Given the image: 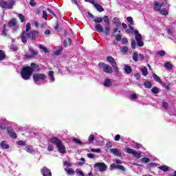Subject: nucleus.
<instances>
[{"label":"nucleus","mask_w":176,"mask_h":176,"mask_svg":"<svg viewBox=\"0 0 176 176\" xmlns=\"http://www.w3.org/2000/svg\"><path fill=\"white\" fill-rule=\"evenodd\" d=\"M38 36H39V32L36 30H32L29 33L23 31L21 34V41L23 42V43H27L28 38L32 39V41H34V39H36Z\"/></svg>","instance_id":"obj_1"},{"label":"nucleus","mask_w":176,"mask_h":176,"mask_svg":"<svg viewBox=\"0 0 176 176\" xmlns=\"http://www.w3.org/2000/svg\"><path fill=\"white\" fill-rule=\"evenodd\" d=\"M49 142L56 145L59 153H65V146L63 144V142L57 138H51Z\"/></svg>","instance_id":"obj_2"},{"label":"nucleus","mask_w":176,"mask_h":176,"mask_svg":"<svg viewBox=\"0 0 176 176\" xmlns=\"http://www.w3.org/2000/svg\"><path fill=\"white\" fill-rule=\"evenodd\" d=\"M21 77L24 79V80H28L30 78H31V75H32V69L31 67L28 66L25 67L22 69L21 73Z\"/></svg>","instance_id":"obj_3"},{"label":"nucleus","mask_w":176,"mask_h":176,"mask_svg":"<svg viewBox=\"0 0 176 176\" xmlns=\"http://www.w3.org/2000/svg\"><path fill=\"white\" fill-rule=\"evenodd\" d=\"M125 152H126V153H129L130 155H133V156H134V157L136 159H141V157H142L141 153H138L135 151V150L130 148L129 147L125 148Z\"/></svg>","instance_id":"obj_4"},{"label":"nucleus","mask_w":176,"mask_h":176,"mask_svg":"<svg viewBox=\"0 0 176 176\" xmlns=\"http://www.w3.org/2000/svg\"><path fill=\"white\" fill-rule=\"evenodd\" d=\"M98 65L100 68H102V70L106 74H112L113 72V69H112V67L109 65L105 64L104 63H99Z\"/></svg>","instance_id":"obj_5"},{"label":"nucleus","mask_w":176,"mask_h":176,"mask_svg":"<svg viewBox=\"0 0 176 176\" xmlns=\"http://www.w3.org/2000/svg\"><path fill=\"white\" fill-rule=\"evenodd\" d=\"M33 79L36 83L38 82H43L46 79V74H34L33 75Z\"/></svg>","instance_id":"obj_6"},{"label":"nucleus","mask_w":176,"mask_h":176,"mask_svg":"<svg viewBox=\"0 0 176 176\" xmlns=\"http://www.w3.org/2000/svg\"><path fill=\"white\" fill-rule=\"evenodd\" d=\"M94 167V168H98L99 171H100L101 173L107 171V170L108 169V166H107V164H105L104 163L102 162H98L95 164Z\"/></svg>","instance_id":"obj_7"},{"label":"nucleus","mask_w":176,"mask_h":176,"mask_svg":"<svg viewBox=\"0 0 176 176\" xmlns=\"http://www.w3.org/2000/svg\"><path fill=\"white\" fill-rule=\"evenodd\" d=\"M135 39L137 41L138 46L142 47L144 46V41H142V36L138 32V30H135Z\"/></svg>","instance_id":"obj_8"},{"label":"nucleus","mask_w":176,"mask_h":176,"mask_svg":"<svg viewBox=\"0 0 176 176\" xmlns=\"http://www.w3.org/2000/svg\"><path fill=\"white\" fill-rule=\"evenodd\" d=\"M132 58L133 61L138 62V61H142L144 58H145V56L142 54H139L138 52H134L132 56Z\"/></svg>","instance_id":"obj_9"},{"label":"nucleus","mask_w":176,"mask_h":176,"mask_svg":"<svg viewBox=\"0 0 176 176\" xmlns=\"http://www.w3.org/2000/svg\"><path fill=\"white\" fill-rule=\"evenodd\" d=\"M163 6H167V2L164 1V3H159L155 1L154 3V10L155 12H160V10L163 8Z\"/></svg>","instance_id":"obj_10"},{"label":"nucleus","mask_w":176,"mask_h":176,"mask_svg":"<svg viewBox=\"0 0 176 176\" xmlns=\"http://www.w3.org/2000/svg\"><path fill=\"white\" fill-rule=\"evenodd\" d=\"M8 25L10 27H13V31H16L19 29V26L17 25V21L16 19H13L11 20L9 23Z\"/></svg>","instance_id":"obj_11"},{"label":"nucleus","mask_w":176,"mask_h":176,"mask_svg":"<svg viewBox=\"0 0 176 176\" xmlns=\"http://www.w3.org/2000/svg\"><path fill=\"white\" fill-rule=\"evenodd\" d=\"M0 8H3V9H12V5H9V3L0 0Z\"/></svg>","instance_id":"obj_12"},{"label":"nucleus","mask_w":176,"mask_h":176,"mask_svg":"<svg viewBox=\"0 0 176 176\" xmlns=\"http://www.w3.org/2000/svg\"><path fill=\"white\" fill-rule=\"evenodd\" d=\"M160 14H162L163 16H167L168 14V5L166 4V6H164L160 10Z\"/></svg>","instance_id":"obj_13"},{"label":"nucleus","mask_w":176,"mask_h":176,"mask_svg":"<svg viewBox=\"0 0 176 176\" xmlns=\"http://www.w3.org/2000/svg\"><path fill=\"white\" fill-rule=\"evenodd\" d=\"M41 173L43 176H52V171L47 167H43L41 169Z\"/></svg>","instance_id":"obj_14"},{"label":"nucleus","mask_w":176,"mask_h":176,"mask_svg":"<svg viewBox=\"0 0 176 176\" xmlns=\"http://www.w3.org/2000/svg\"><path fill=\"white\" fill-rule=\"evenodd\" d=\"M113 83V80L112 79L106 78L103 82V85L104 86V87H111Z\"/></svg>","instance_id":"obj_15"},{"label":"nucleus","mask_w":176,"mask_h":176,"mask_svg":"<svg viewBox=\"0 0 176 176\" xmlns=\"http://www.w3.org/2000/svg\"><path fill=\"white\" fill-rule=\"evenodd\" d=\"M110 152L114 156H118V157L122 156V152H120L118 148H111L110 149Z\"/></svg>","instance_id":"obj_16"},{"label":"nucleus","mask_w":176,"mask_h":176,"mask_svg":"<svg viewBox=\"0 0 176 176\" xmlns=\"http://www.w3.org/2000/svg\"><path fill=\"white\" fill-rule=\"evenodd\" d=\"M112 23H113L116 27H120L122 25V22H120V20H119L118 17L113 18Z\"/></svg>","instance_id":"obj_17"},{"label":"nucleus","mask_w":176,"mask_h":176,"mask_svg":"<svg viewBox=\"0 0 176 176\" xmlns=\"http://www.w3.org/2000/svg\"><path fill=\"white\" fill-rule=\"evenodd\" d=\"M30 68L32 69V73L35 72L36 71H39V66L35 63H32Z\"/></svg>","instance_id":"obj_18"},{"label":"nucleus","mask_w":176,"mask_h":176,"mask_svg":"<svg viewBox=\"0 0 176 176\" xmlns=\"http://www.w3.org/2000/svg\"><path fill=\"white\" fill-rule=\"evenodd\" d=\"M25 150L26 151V152H28V153H35V150H34V147H32V146H27L25 148Z\"/></svg>","instance_id":"obj_19"},{"label":"nucleus","mask_w":176,"mask_h":176,"mask_svg":"<svg viewBox=\"0 0 176 176\" xmlns=\"http://www.w3.org/2000/svg\"><path fill=\"white\" fill-rule=\"evenodd\" d=\"M48 76H49V79H50V80H51V82H54L56 80L54 79V72L49 71L48 72Z\"/></svg>","instance_id":"obj_20"},{"label":"nucleus","mask_w":176,"mask_h":176,"mask_svg":"<svg viewBox=\"0 0 176 176\" xmlns=\"http://www.w3.org/2000/svg\"><path fill=\"white\" fill-rule=\"evenodd\" d=\"M107 60L108 63H109L111 64V67L113 65L116 64V61H115V58H113V57H112V56H108L107 58Z\"/></svg>","instance_id":"obj_21"},{"label":"nucleus","mask_w":176,"mask_h":176,"mask_svg":"<svg viewBox=\"0 0 176 176\" xmlns=\"http://www.w3.org/2000/svg\"><path fill=\"white\" fill-rule=\"evenodd\" d=\"M65 171H66V173H67L68 175H75V170H74L72 168H65Z\"/></svg>","instance_id":"obj_22"},{"label":"nucleus","mask_w":176,"mask_h":176,"mask_svg":"<svg viewBox=\"0 0 176 176\" xmlns=\"http://www.w3.org/2000/svg\"><path fill=\"white\" fill-rule=\"evenodd\" d=\"M0 145L3 149H9V144L6 141L1 142Z\"/></svg>","instance_id":"obj_23"},{"label":"nucleus","mask_w":176,"mask_h":176,"mask_svg":"<svg viewBox=\"0 0 176 176\" xmlns=\"http://www.w3.org/2000/svg\"><path fill=\"white\" fill-rule=\"evenodd\" d=\"M124 70L125 71L126 74H131L132 72L131 67L127 65H124Z\"/></svg>","instance_id":"obj_24"},{"label":"nucleus","mask_w":176,"mask_h":176,"mask_svg":"<svg viewBox=\"0 0 176 176\" xmlns=\"http://www.w3.org/2000/svg\"><path fill=\"white\" fill-rule=\"evenodd\" d=\"M96 30L98 31V32H104V27L101 25V24H98L95 26Z\"/></svg>","instance_id":"obj_25"},{"label":"nucleus","mask_w":176,"mask_h":176,"mask_svg":"<svg viewBox=\"0 0 176 176\" xmlns=\"http://www.w3.org/2000/svg\"><path fill=\"white\" fill-rule=\"evenodd\" d=\"M94 8H96V9H97L98 12H104V8H102V6L96 3H94Z\"/></svg>","instance_id":"obj_26"},{"label":"nucleus","mask_w":176,"mask_h":176,"mask_svg":"<svg viewBox=\"0 0 176 176\" xmlns=\"http://www.w3.org/2000/svg\"><path fill=\"white\" fill-rule=\"evenodd\" d=\"M94 140H96V136L93 134L90 135L88 139V144H93V141H94Z\"/></svg>","instance_id":"obj_27"},{"label":"nucleus","mask_w":176,"mask_h":176,"mask_svg":"<svg viewBox=\"0 0 176 176\" xmlns=\"http://www.w3.org/2000/svg\"><path fill=\"white\" fill-rule=\"evenodd\" d=\"M159 168L160 170H162V171H165V172L168 171V170H170V167L166 165L160 166Z\"/></svg>","instance_id":"obj_28"},{"label":"nucleus","mask_w":176,"mask_h":176,"mask_svg":"<svg viewBox=\"0 0 176 176\" xmlns=\"http://www.w3.org/2000/svg\"><path fill=\"white\" fill-rule=\"evenodd\" d=\"M153 78H154V80L155 82H158V83H162V80L160 79V77L155 74H153Z\"/></svg>","instance_id":"obj_29"},{"label":"nucleus","mask_w":176,"mask_h":176,"mask_svg":"<svg viewBox=\"0 0 176 176\" xmlns=\"http://www.w3.org/2000/svg\"><path fill=\"white\" fill-rule=\"evenodd\" d=\"M164 66L165 67V68H166L167 69H173V65H171V63H170V62H166L164 63Z\"/></svg>","instance_id":"obj_30"},{"label":"nucleus","mask_w":176,"mask_h":176,"mask_svg":"<svg viewBox=\"0 0 176 176\" xmlns=\"http://www.w3.org/2000/svg\"><path fill=\"white\" fill-rule=\"evenodd\" d=\"M102 20L104 21L105 24H107V25H109L110 24V21H109V17H108V16H104L102 18Z\"/></svg>","instance_id":"obj_31"},{"label":"nucleus","mask_w":176,"mask_h":176,"mask_svg":"<svg viewBox=\"0 0 176 176\" xmlns=\"http://www.w3.org/2000/svg\"><path fill=\"white\" fill-rule=\"evenodd\" d=\"M6 57V55L5 54V52H3L2 50H0V61L5 60Z\"/></svg>","instance_id":"obj_32"},{"label":"nucleus","mask_w":176,"mask_h":176,"mask_svg":"<svg viewBox=\"0 0 176 176\" xmlns=\"http://www.w3.org/2000/svg\"><path fill=\"white\" fill-rule=\"evenodd\" d=\"M63 45L65 47H67L68 45H71V38L65 39L63 42Z\"/></svg>","instance_id":"obj_33"},{"label":"nucleus","mask_w":176,"mask_h":176,"mask_svg":"<svg viewBox=\"0 0 176 176\" xmlns=\"http://www.w3.org/2000/svg\"><path fill=\"white\" fill-rule=\"evenodd\" d=\"M111 67H113V71L116 74H119V67H118V64L114 63Z\"/></svg>","instance_id":"obj_34"},{"label":"nucleus","mask_w":176,"mask_h":176,"mask_svg":"<svg viewBox=\"0 0 176 176\" xmlns=\"http://www.w3.org/2000/svg\"><path fill=\"white\" fill-rule=\"evenodd\" d=\"M8 134L12 138H16L17 135H16V133H14L13 131H8Z\"/></svg>","instance_id":"obj_35"},{"label":"nucleus","mask_w":176,"mask_h":176,"mask_svg":"<svg viewBox=\"0 0 176 176\" xmlns=\"http://www.w3.org/2000/svg\"><path fill=\"white\" fill-rule=\"evenodd\" d=\"M140 162L141 163H149V162H151V159L144 157L140 160Z\"/></svg>","instance_id":"obj_36"},{"label":"nucleus","mask_w":176,"mask_h":176,"mask_svg":"<svg viewBox=\"0 0 176 176\" xmlns=\"http://www.w3.org/2000/svg\"><path fill=\"white\" fill-rule=\"evenodd\" d=\"M0 129H6V122L5 121L0 120Z\"/></svg>","instance_id":"obj_37"},{"label":"nucleus","mask_w":176,"mask_h":176,"mask_svg":"<svg viewBox=\"0 0 176 176\" xmlns=\"http://www.w3.org/2000/svg\"><path fill=\"white\" fill-rule=\"evenodd\" d=\"M120 50L122 53H127L129 52V47H121Z\"/></svg>","instance_id":"obj_38"},{"label":"nucleus","mask_w":176,"mask_h":176,"mask_svg":"<svg viewBox=\"0 0 176 176\" xmlns=\"http://www.w3.org/2000/svg\"><path fill=\"white\" fill-rule=\"evenodd\" d=\"M109 32H110V28L109 25H107V27H105L104 28V33L105 34V35H109Z\"/></svg>","instance_id":"obj_39"},{"label":"nucleus","mask_w":176,"mask_h":176,"mask_svg":"<svg viewBox=\"0 0 176 176\" xmlns=\"http://www.w3.org/2000/svg\"><path fill=\"white\" fill-rule=\"evenodd\" d=\"M73 141H74V142H76V144H78V145H82L83 144V142H82L80 141V140H79V139H78L76 138H74L73 139Z\"/></svg>","instance_id":"obj_40"},{"label":"nucleus","mask_w":176,"mask_h":176,"mask_svg":"<svg viewBox=\"0 0 176 176\" xmlns=\"http://www.w3.org/2000/svg\"><path fill=\"white\" fill-rule=\"evenodd\" d=\"M30 30H31V23H28L26 24V29L25 32H27V34L30 33Z\"/></svg>","instance_id":"obj_41"},{"label":"nucleus","mask_w":176,"mask_h":176,"mask_svg":"<svg viewBox=\"0 0 176 176\" xmlns=\"http://www.w3.org/2000/svg\"><path fill=\"white\" fill-rule=\"evenodd\" d=\"M144 86L146 87V89H151V87H152V84L150 81H146L144 82Z\"/></svg>","instance_id":"obj_42"},{"label":"nucleus","mask_w":176,"mask_h":176,"mask_svg":"<svg viewBox=\"0 0 176 176\" xmlns=\"http://www.w3.org/2000/svg\"><path fill=\"white\" fill-rule=\"evenodd\" d=\"M126 20L131 25H134V21H133V17L129 16L126 18Z\"/></svg>","instance_id":"obj_43"},{"label":"nucleus","mask_w":176,"mask_h":176,"mask_svg":"<svg viewBox=\"0 0 176 176\" xmlns=\"http://www.w3.org/2000/svg\"><path fill=\"white\" fill-rule=\"evenodd\" d=\"M151 91L153 93V94H157V93H159V88L154 87L152 88Z\"/></svg>","instance_id":"obj_44"},{"label":"nucleus","mask_w":176,"mask_h":176,"mask_svg":"<svg viewBox=\"0 0 176 176\" xmlns=\"http://www.w3.org/2000/svg\"><path fill=\"white\" fill-rule=\"evenodd\" d=\"M29 52L31 53L30 57H34V56H36V52H35V50H34V49L30 48Z\"/></svg>","instance_id":"obj_45"},{"label":"nucleus","mask_w":176,"mask_h":176,"mask_svg":"<svg viewBox=\"0 0 176 176\" xmlns=\"http://www.w3.org/2000/svg\"><path fill=\"white\" fill-rule=\"evenodd\" d=\"M141 71L144 76H146V75H148V69H146V67H144Z\"/></svg>","instance_id":"obj_46"},{"label":"nucleus","mask_w":176,"mask_h":176,"mask_svg":"<svg viewBox=\"0 0 176 176\" xmlns=\"http://www.w3.org/2000/svg\"><path fill=\"white\" fill-rule=\"evenodd\" d=\"M157 54H158V56H160L161 57H164V56H166V52L163 50H161L157 52Z\"/></svg>","instance_id":"obj_47"},{"label":"nucleus","mask_w":176,"mask_h":176,"mask_svg":"<svg viewBox=\"0 0 176 176\" xmlns=\"http://www.w3.org/2000/svg\"><path fill=\"white\" fill-rule=\"evenodd\" d=\"M48 152H52V151H54V146H53V144H49L48 148H47Z\"/></svg>","instance_id":"obj_48"},{"label":"nucleus","mask_w":176,"mask_h":176,"mask_svg":"<svg viewBox=\"0 0 176 176\" xmlns=\"http://www.w3.org/2000/svg\"><path fill=\"white\" fill-rule=\"evenodd\" d=\"M63 166H66V167H72V164H71V162H69L68 161H64L63 162Z\"/></svg>","instance_id":"obj_49"},{"label":"nucleus","mask_w":176,"mask_h":176,"mask_svg":"<svg viewBox=\"0 0 176 176\" xmlns=\"http://www.w3.org/2000/svg\"><path fill=\"white\" fill-rule=\"evenodd\" d=\"M162 107L163 108H164V109H166V111H168L169 107H168V104L167 102H163Z\"/></svg>","instance_id":"obj_50"},{"label":"nucleus","mask_w":176,"mask_h":176,"mask_svg":"<svg viewBox=\"0 0 176 176\" xmlns=\"http://www.w3.org/2000/svg\"><path fill=\"white\" fill-rule=\"evenodd\" d=\"M94 21L95 23H102V18H101V17L96 18V19H94Z\"/></svg>","instance_id":"obj_51"},{"label":"nucleus","mask_w":176,"mask_h":176,"mask_svg":"<svg viewBox=\"0 0 176 176\" xmlns=\"http://www.w3.org/2000/svg\"><path fill=\"white\" fill-rule=\"evenodd\" d=\"M91 152L101 153V149L100 148H91Z\"/></svg>","instance_id":"obj_52"},{"label":"nucleus","mask_w":176,"mask_h":176,"mask_svg":"<svg viewBox=\"0 0 176 176\" xmlns=\"http://www.w3.org/2000/svg\"><path fill=\"white\" fill-rule=\"evenodd\" d=\"M19 19H20L21 23H24V20H25V17L23 14H19Z\"/></svg>","instance_id":"obj_53"},{"label":"nucleus","mask_w":176,"mask_h":176,"mask_svg":"<svg viewBox=\"0 0 176 176\" xmlns=\"http://www.w3.org/2000/svg\"><path fill=\"white\" fill-rule=\"evenodd\" d=\"M133 31H134V28L131 25H129V28L126 29V32H127V34H130V32H133Z\"/></svg>","instance_id":"obj_54"},{"label":"nucleus","mask_w":176,"mask_h":176,"mask_svg":"<svg viewBox=\"0 0 176 176\" xmlns=\"http://www.w3.org/2000/svg\"><path fill=\"white\" fill-rule=\"evenodd\" d=\"M117 169L121 170V171H126V168L122 165H117Z\"/></svg>","instance_id":"obj_55"},{"label":"nucleus","mask_w":176,"mask_h":176,"mask_svg":"<svg viewBox=\"0 0 176 176\" xmlns=\"http://www.w3.org/2000/svg\"><path fill=\"white\" fill-rule=\"evenodd\" d=\"M38 47L45 52V53H47V48L46 47H43L42 45H39Z\"/></svg>","instance_id":"obj_56"},{"label":"nucleus","mask_w":176,"mask_h":176,"mask_svg":"<svg viewBox=\"0 0 176 176\" xmlns=\"http://www.w3.org/2000/svg\"><path fill=\"white\" fill-rule=\"evenodd\" d=\"M2 35L6 36V25H3V26Z\"/></svg>","instance_id":"obj_57"},{"label":"nucleus","mask_w":176,"mask_h":176,"mask_svg":"<svg viewBox=\"0 0 176 176\" xmlns=\"http://www.w3.org/2000/svg\"><path fill=\"white\" fill-rule=\"evenodd\" d=\"M43 19H47V12L46 11H43Z\"/></svg>","instance_id":"obj_58"},{"label":"nucleus","mask_w":176,"mask_h":176,"mask_svg":"<svg viewBox=\"0 0 176 176\" xmlns=\"http://www.w3.org/2000/svg\"><path fill=\"white\" fill-rule=\"evenodd\" d=\"M137 94H132L131 95V100H137Z\"/></svg>","instance_id":"obj_59"},{"label":"nucleus","mask_w":176,"mask_h":176,"mask_svg":"<svg viewBox=\"0 0 176 176\" xmlns=\"http://www.w3.org/2000/svg\"><path fill=\"white\" fill-rule=\"evenodd\" d=\"M87 157H89V159H94V157H96L94 156V154H93V153H88V154L87 155Z\"/></svg>","instance_id":"obj_60"},{"label":"nucleus","mask_w":176,"mask_h":176,"mask_svg":"<svg viewBox=\"0 0 176 176\" xmlns=\"http://www.w3.org/2000/svg\"><path fill=\"white\" fill-rule=\"evenodd\" d=\"M76 172L77 174H79V175L85 176V175H83V172H82V171L80 170V169H76Z\"/></svg>","instance_id":"obj_61"},{"label":"nucleus","mask_w":176,"mask_h":176,"mask_svg":"<svg viewBox=\"0 0 176 176\" xmlns=\"http://www.w3.org/2000/svg\"><path fill=\"white\" fill-rule=\"evenodd\" d=\"M8 3H9V5H12V8H13V5L16 3V1L14 0H9V2H8Z\"/></svg>","instance_id":"obj_62"},{"label":"nucleus","mask_w":176,"mask_h":176,"mask_svg":"<svg viewBox=\"0 0 176 176\" xmlns=\"http://www.w3.org/2000/svg\"><path fill=\"white\" fill-rule=\"evenodd\" d=\"M120 140V135L118 134L114 138V141H119Z\"/></svg>","instance_id":"obj_63"},{"label":"nucleus","mask_w":176,"mask_h":176,"mask_svg":"<svg viewBox=\"0 0 176 176\" xmlns=\"http://www.w3.org/2000/svg\"><path fill=\"white\" fill-rule=\"evenodd\" d=\"M30 5L31 6H35L36 5V3L34 0H30Z\"/></svg>","instance_id":"obj_64"}]
</instances>
